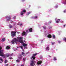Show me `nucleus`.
Here are the masks:
<instances>
[{"mask_svg":"<svg viewBox=\"0 0 66 66\" xmlns=\"http://www.w3.org/2000/svg\"><path fill=\"white\" fill-rule=\"evenodd\" d=\"M66 10L65 9L64 10L63 12L65 13H66Z\"/></svg>","mask_w":66,"mask_h":66,"instance_id":"c756f323","label":"nucleus"},{"mask_svg":"<svg viewBox=\"0 0 66 66\" xmlns=\"http://www.w3.org/2000/svg\"><path fill=\"white\" fill-rule=\"evenodd\" d=\"M46 49L47 50H49V46L47 47H46Z\"/></svg>","mask_w":66,"mask_h":66,"instance_id":"dca6fc26","label":"nucleus"},{"mask_svg":"<svg viewBox=\"0 0 66 66\" xmlns=\"http://www.w3.org/2000/svg\"><path fill=\"white\" fill-rule=\"evenodd\" d=\"M26 12V10H23L20 13V15H23L24 14V13H25Z\"/></svg>","mask_w":66,"mask_h":66,"instance_id":"423d86ee","label":"nucleus"},{"mask_svg":"<svg viewBox=\"0 0 66 66\" xmlns=\"http://www.w3.org/2000/svg\"><path fill=\"white\" fill-rule=\"evenodd\" d=\"M63 41H65V42H66V38H64L63 39Z\"/></svg>","mask_w":66,"mask_h":66,"instance_id":"aec40b11","label":"nucleus"},{"mask_svg":"<svg viewBox=\"0 0 66 66\" xmlns=\"http://www.w3.org/2000/svg\"><path fill=\"white\" fill-rule=\"evenodd\" d=\"M51 22H49V23H48V24H49L50 23H51Z\"/></svg>","mask_w":66,"mask_h":66,"instance_id":"49530a36","label":"nucleus"},{"mask_svg":"<svg viewBox=\"0 0 66 66\" xmlns=\"http://www.w3.org/2000/svg\"><path fill=\"white\" fill-rule=\"evenodd\" d=\"M61 42L60 41H59L58 42V43H61Z\"/></svg>","mask_w":66,"mask_h":66,"instance_id":"f704fd0d","label":"nucleus"},{"mask_svg":"<svg viewBox=\"0 0 66 66\" xmlns=\"http://www.w3.org/2000/svg\"><path fill=\"white\" fill-rule=\"evenodd\" d=\"M16 61L17 62H18H18H20V60H19V59H18L16 60Z\"/></svg>","mask_w":66,"mask_h":66,"instance_id":"412c9836","label":"nucleus"},{"mask_svg":"<svg viewBox=\"0 0 66 66\" xmlns=\"http://www.w3.org/2000/svg\"><path fill=\"white\" fill-rule=\"evenodd\" d=\"M30 65L32 66H34L35 65V61H32L30 64Z\"/></svg>","mask_w":66,"mask_h":66,"instance_id":"20e7f679","label":"nucleus"},{"mask_svg":"<svg viewBox=\"0 0 66 66\" xmlns=\"http://www.w3.org/2000/svg\"><path fill=\"white\" fill-rule=\"evenodd\" d=\"M37 54H34V55L32 56V57L30 58L31 59H33V60H34L35 59V57L36 55H37Z\"/></svg>","mask_w":66,"mask_h":66,"instance_id":"0eeeda50","label":"nucleus"},{"mask_svg":"<svg viewBox=\"0 0 66 66\" xmlns=\"http://www.w3.org/2000/svg\"><path fill=\"white\" fill-rule=\"evenodd\" d=\"M54 61H56V57H54Z\"/></svg>","mask_w":66,"mask_h":66,"instance_id":"b1692460","label":"nucleus"},{"mask_svg":"<svg viewBox=\"0 0 66 66\" xmlns=\"http://www.w3.org/2000/svg\"><path fill=\"white\" fill-rule=\"evenodd\" d=\"M19 58H20L21 57V56L20 55V56H19Z\"/></svg>","mask_w":66,"mask_h":66,"instance_id":"e433bc0d","label":"nucleus"},{"mask_svg":"<svg viewBox=\"0 0 66 66\" xmlns=\"http://www.w3.org/2000/svg\"><path fill=\"white\" fill-rule=\"evenodd\" d=\"M42 57H43V56H41L40 57V59H42Z\"/></svg>","mask_w":66,"mask_h":66,"instance_id":"c9c22d12","label":"nucleus"},{"mask_svg":"<svg viewBox=\"0 0 66 66\" xmlns=\"http://www.w3.org/2000/svg\"><path fill=\"white\" fill-rule=\"evenodd\" d=\"M53 38H55V35H53Z\"/></svg>","mask_w":66,"mask_h":66,"instance_id":"393cba45","label":"nucleus"},{"mask_svg":"<svg viewBox=\"0 0 66 66\" xmlns=\"http://www.w3.org/2000/svg\"><path fill=\"white\" fill-rule=\"evenodd\" d=\"M23 52L24 51V50H23Z\"/></svg>","mask_w":66,"mask_h":66,"instance_id":"603ef678","label":"nucleus"},{"mask_svg":"<svg viewBox=\"0 0 66 66\" xmlns=\"http://www.w3.org/2000/svg\"><path fill=\"white\" fill-rule=\"evenodd\" d=\"M42 63H43V62L42 61H38L37 62V64L38 65H40V64H42Z\"/></svg>","mask_w":66,"mask_h":66,"instance_id":"6e6552de","label":"nucleus"},{"mask_svg":"<svg viewBox=\"0 0 66 66\" xmlns=\"http://www.w3.org/2000/svg\"><path fill=\"white\" fill-rule=\"evenodd\" d=\"M51 44L52 45H54L55 44V43L54 42H52Z\"/></svg>","mask_w":66,"mask_h":66,"instance_id":"c85d7f7f","label":"nucleus"},{"mask_svg":"<svg viewBox=\"0 0 66 66\" xmlns=\"http://www.w3.org/2000/svg\"><path fill=\"white\" fill-rule=\"evenodd\" d=\"M27 33H26V32L24 31H23V32H22V35L23 36V35H25L26 36L27 35Z\"/></svg>","mask_w":66,"mask_h":66,"instance_id":"1a4fd4ad","label":"nucleus"},{"mask_svg":"<svg viewBox=\"0 0 66 66\" xmlns=\"http://www.w3.org/2000/svg\"><path fill=\"white\" fill-rule=\"evenodd\" d=\"M19 25H20V26H22V24H19Z\"/></svg>","mask_w":66,"mask_h":66,"instance_id":"58836bf2","label":"nucleus"},{"mask_svg":"<svg viewBox=\"0 0 66 66\" xmlns=\"http://www.w3.org/2000/svg\"><path fill=\"white\" fill-rule=\"evenodd\" d=\"M18 39V40L17 39L14 38L13 39V40L11 42V43L12 44H17L16 43V42H19L20 43H21V44L23 43V40H22V39L23 38L22 37H18L17 38Z\"/></svg>","mask_w":66,"mask_h":66,"instance_id":"f257e3e1","label":"nucleus"},{"mask_svg":"<svg viewBox=\"0 0 66 66\" xmlns=\"http://www.w3.org/2000/svg\"><path fill=\"white\" fill-rule=\"evenodd\" d=\"M17 48H18V47H17Z\"/></svg>","mask_w":66,"mask_h":66,"instance_id":"6e6d98bb","label":"nucleus"},{"mask_svg":"<svg viewBox=\"0 0 66 66\" xmlns=\"http://www.w3.org/2000/svg\"><path fill=\"white\" fill-rule=\"evenodd\" d=\"M30 13H31V12H28V13H27V15H29Z\"/></svg>","mask_w":66,"mask_h":66,"instance_id":"bb28decb","label":"nucleus"},{"mask_svg":"<svg viewBox=\"0 0 66 66\" xmlns=\"http://www.w3.org/2000/svg\"><path fill=\"white\" fill-rule=\"evenodd\" d=\"M20 47L21 48V49H23V46H20Z\"/></svg>","mask_w":66,"mask_h":66,"instance_id":"cd10ccee","label":"nucleus"},{"mask_svg":"<svg viewBox=\"0 0 66 66\" xmlns=\"http://www.w3.org/2000/svg\"><path fill=\"white\" fill-rule=\"evenodd\" d=\"M23 46H24V47H25L26 46H27V44H25V43H24L23 44Z\"/></svg>","mask_w":66,"mask_h":66,"instance_id":"ddd939ff","label":"nucleus"},{"mask_svg":"<svg viewBox=\"0 0 66 66\" xmlns=\"http://www.w3.org/2000/svg\"><path fill=\"white\" fill-rule=\"evenodd\" d=\"M26 32H27V33H29V31L28 30H26Z\"/></svg>","mask_w":66,"mask_h":66,"instance_id":"7c9ffc66","label":"nucleus"},{"mask_svg":"<svg viewBox=\"0 0 66 66\" xmlns=\"http://www.w3.org/2000/svg\"><path fill=\"white\" fill-rule=\"evenodd\" d=\"M23 61H25V60H26V58H23Z\"/></svg>","mask_w":66,"mask_h":66,"instance_id":"a878e982","label":"nucleus"},{"mask_svg":"<svg viewBox=\"0 0 66 66\" xmlns=\"http://www.w3.org/2000/svg\"><path fill=\"white\" fill-rule=\"evenodd\" d=\"M51 35L50 34L49 35L47 36V37H48V38H51Z\"/></svg>","mask_w":66,"mask_h":66,"instance_id":"f8f14e48","label":"nucleus"},{"mask_svg":"<svg viewBox=\"0 0 66 66\" xmlns=\"http://www.w3.org/2000/svg\"><path fill=\"white\" fill-rule=\"evenodd\" d=\"M9 28H13V26L11 25V24H9Z\"/></svg>","mask_w":66,"mask_h":66,"instance_id":"9b49d317","label":"nucleus"},{"mask_svg":"<svg viewBox=\"0 0 66 66\" xmlns=\"http://www.w3.org/2000/svg\"><path fill=\"white\" fill-rule=\"evenodd\" d=\"M5 38H3L2 39V42H4V41H5Z\"/></svg>","mask_w":66,"mask_h":66,"instance_id":"a211bd4d","label":"nucleus"},{"mask_svg":"<svg viewBox=\"0 0 66 66\" xmlns=\"http://www.w3.org/2000/svg\"><path fill=\"white\" fill-rule=\"evenodd\" d=\"M29 32H31L32 31V29L31 28H30L29 29Z\"/></svg>","mask_w":66,"mask_h":66,"instance_id":"2eb2a0df","label":"nucleus"},{"mask_svg":"<svg viewBox=\"0 0 66 66\" xmlns=\"http://www.w3.org/2000/svg\"><path fill=\"white\" fill-rule=\"evenodd\" d=\"M44 28V29H46V27H43Z\"/></svg>","mask_w":66,"mask_h":66,"instance_id":"2f4dec72","label":"nucleus"},{"mask_svg":"<svg viewBox=\"0 0 66 66\" xmlns=\"http://www.w3.org/2000/svg\"><path fill=\"white\" fill-rule=\"evenodd\" d=\"M57 7H58L57 6H55V7L56 8H57Z\"/></svg>","mask_w":66,"mask_h":66,"instance_id":"4c0bfd02","label":"nucleus"},{"mask_svg":"<svg viewBox=\"0 0 66 66\" xmlns=\"http://www.w3.org/2000/svg\"><path fill=\"white\" fill-rule=\"evenodd\" d=\"M2 49V48L0 46V56H2L3 58H6V57H9V56H10V55H9V54H6L5 56L4 54L3 53V51L1 50Z\"/></svg>","mask_w":66,"mask_h":66,"instance_id":"f03ea898","label":"nucleus"},{"mask_svg":"<svg viewBox=\"0 0 66 66\" xmlns=\"http://www.w3.org/2000/svg\"><path fill=\"white\" fill-rule=\"evenodd\" d=\"M9 59H10L11 60V59H12V57L9 58Z\"/></svg>","mask_w":66,"mask_h":66,"instance_id":"c03bdc74","label":"nucleus"},{"mask_svg":"<svg viewBox=\"0 0 66 66\" xmlns=\"http://www.w3.org/2000/svg\"><path fill=\"white\" fill-rule=\"evenodd\" d=\"M25 1V0H22V2H24V1Z\"/></svg>","mask_w":66,"mask_h":66,"instance_id":"72a5a7b5","label":"nucleus"},{"mask_svg":"<svg viewBox=\"0 0 66 66\" xmlns=\"http://www.w3.org/2000/svg\"><path fill=\"white\" fill-rule=\"evenodd\" d=\"M38 17L37 16H36L34 18H37Z\"/></svg>","mask_w":66,"mask_h":66,"instance_id":"473e14b6","label":"nucleus"},{"mask_svg":"<svg viewBox=\"0 0 66 66\" xmlns=\"http://www.w3.org/2000/svg\"><path fill=\"white\" fill-rule=\"evenodd\" d=\"M6 21H10V19H11V17H9L8 16H6Z\"/></svg>","mask_w":66,"mask_h":66,"instance_id":"39448f33","label":"nucleus"},{"mask_svg":"<svg viewBox=\"0 0 66 66\" xmlns=\"http://www.w3.org/2000/svg\"><path fill=\"white\" fill-rule=\"evenodd\" d=\"M7 62V61L6 60H5V63H6Z\"/></svg>","mask_w":66,"mask_h":66,"instance_id":"5701e85b","label":"nucleus"},{"mask_svg":"<svg viewBox=\"0 0 66 66\" xmlns=\"http://www.w3.org/2000/svg\"><path fill=\"white\" fill-rule=\"evenodd\" d=\"M6 49L7 50H9V49H10V47L9 46H7L6 48Z\"/></svg>","mask_w":66,"mask_h":66,"instance_id":"f3484780","label":"nucleus"},{"mask_svg":"<svg viewBox=\"0 0 66 66\" xmlns=\"http://www.w3.org/2000/svg\"><path fill=\"white\" fill-rule=\"evenodd\" d=\"M48 57H51V56H50L48 55Z\"/></svg>","mask_w":66,"mask_h":66,"instance_id":"09e8293b","label":"nucleus"},{"mask_svg":"<svg viewBox=\"0 0 66 66\" xmlns=\"http://www.w3.org/2000/svg\"><path fill=\"white\" fill-rule=\"evenodd\" d=\"M55 20H56V23H59L60 21V20L59 19H55Z\"/></svg>","mask_w":66,"mask_h":66,"instance_id":"9d476101","label":"nucleus"},{"mask_svg":"<svg viewBox=\"0 0 66 66\" xmlns=\"http://www.w3.org/2000/svg\"><path fill=\"white\" fill-rule=\"evenodd\" d=\"M6 66H8V64H6Z\"/></svg>","mask_w":66,"mask_h":66,"instance_id":"8fccbe9b","label":"nucleus"},{"mask_svg":"<svg viewBox=\"0 0 66 66\" xmlns=\"http://www.w3.org/2000/svg\"><path fill=\"white\" fill-rule=\"evenodd\" d=\"M14 22L13 21H11V22Z\"/></svg>","mask_w":66,"mask_h":66,"instance_id":"79ce46f5","label":"nucleus"},{"mask_svg":"<svg viewBox=\"0 0 66 66\" xmlns=\"http://www.w3.org/2000/svg\"><path fill=\"white\" fill-rule=\"evenodd\" d=\"M17 33H18V34H19V33H20V32H17Z\"/></svg>","mask_w":66,"mask_h":66,"instance_id":"a18cd8bd","label":"nucleus"},{"mask_svg":"<svg viewBox=\"0 0 66 66\" xmlns=\"http://www.w3.org/2000/svg\"><path fill=\"white\" fill-rule=\"evenodd\" d=\"M17 49H16V50H14V48H13V50L14 51H16V50H17Z\"/></svg>","mask_w":66,"mask_h":66,"instance_id":"ea45409f","label":"nucleus"},{"mask_svg":"<svg viewBox=\"0 0 66 66\" xmlns=\"http://www.w3.org/2000/svg\"><path fill=\"white\" fill-rule=\"evenodd\" d=\"M66 0H65V1H64V2L62 3L63 4H66Z\"/></svg>","mask_w":66,"mask_h":66,"instance_id":"6ab92c4d","label":"nucleus"},{"mask_svg":"<svg viewBox=\"0 0 66 66\" xmlns=\"http://www.w3.org/2000/svg\"><path fill=\"white\" fill-rule=\"evenodd\" d=\"M24 42H25V41L24 40Z\"/></svg>","mask_w":66,"mask_h":66,"instance_id":"864d4df0","label":"nucleus"},{"mask_svg":"<svg viewBox=\"0 0 66 66\" xmlns=\"http://www.w3.org/2000/svg\"><path fill=\"white\" fill-rule=\"evenodd\" d=\"M24 66V65H23V64H22L21 65V66Z\"/></svg>","mask_w":66,"mask_h":66,"instance_id":"37998d69","label":"nucleus"},{"mask_svg":"<svg viewBox=\"0 0 66 66\" xmlns=\"http://www.w3.org/2000/svg\"><path fill=\"white\" fill-rule=\"evenodd\" d=\"M65 25H64V27H65Z\"/></svg>","mask_w":66,"mask_h":66,"instance_id":"3c124183","label":"nucleus"},{"mask_svg":"<svg viewBox=\"0 0 66 66\" xmlns=\"http://www.w3.org/2000/svg\"><path fill=\"white\" fill-rule=\"evenodd\" d=\"M15 18H16V16H14V17H13L14 19H15Z\"/></svg>","mask_w":66,"mask_h":66,"instance_id":"a19ab883","label":"nucleus"},{"mask_svg":"<svg viewBox=\"0 0 66 66\" xmlns=\"http://www.w3.org/2000/svg\"><path fill=\"white\" fill-rule=\"evenodd\" d=\"M25 49H26V48L25 47Z\"/></svg>","mask_w":66,"mask_h":66,"instance_id":"5fc2aeb1","label":"nucleus"},{"mask_svg":"<svg viewBox=\"0 0 66 66\" xmlns=\"http://www.w3.org/2000/svg\"><path fill=\"white\" fill-rule=\"evenodd\" d=\"M16 32L15 31H13L11 32V35L12 36H16Z\"/></svg>","mask_w":66,"mask_h":66,"instance_id":"7ed1b4c3","label":"nucleus"},{"mask_svg":"<svg viewBox=\"0 0 66 66\" xmlns=\"http://www.w3.org/2000/svg\"><path fill=\"white\" fill-rule=\"evenodd\" d=\"M17 25H18L19 24V23H17Z\"/></svg>","mask_w":66,"mask_h":66,"instance_id":"de8ad7c7","label":"nucleus"},{"mask_svg":"<svg viewBox=\"0 0 66 66\" xmlns=\"http://www.w3.org/2000/svg\"><path fill=\"white\" fill-rule=\"evenodd\" d=\"M3 61V60L2 58H0V63H2V61Z\"/></svg>","mask_w":66,"mask_h":66,"instance_id":"4468645a","label":"nucleus"},{"mask_svg":"<svg viewBox=\"0 0 66 66\" xmlns=\"http://www.w3.org/2000/svg\"><path fill=\"white\" fill-rule=\"evenodd\" d=\"M24 54H25L24 53H23V52H22V55L24 56Z\"/></svg>","mask_w":66,"mask_h":66,"instance_id":"4be33fe9","label":"nucleus"}]
</instances>
